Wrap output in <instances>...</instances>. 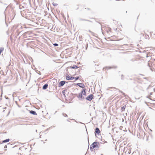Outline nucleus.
Instances as JSON below:
<instances>
[{"mask_svg":"<svg viewBox=\"0 0 155 155\" xmlns=\"http://www.w3.org/2000/svg\"><path fill=\"white\" fill-rule=\"evenodd\" d=\"M91 147L93 148H94L96 147L99 148L100 147V144L99 142H94L91 145Z\"/></svg>","mask_w":155,"mask_h":155,"instance_id":"nucleus-1","label":"nucleus"},{"mask_svg":"<svg viewBox=\"0 0 155 155\" xmlns=\"http://www.w3.org/2000/svg\"><path fill=\"white\" fill-rule=\"evenodd\" d=\"M82 92V91H81L79 93L78 95L77 96V97L78 98L79 100L81 101L84 100L85 99L84 97L83 96Z\"/></svg>","mask_w":155,"mask_h":155,"instance_id":"nucleus-2","label":"nucleus"},{"mask_svg":"<svg viewBox=\"0 0 155 155\" xmlns=\"http://www.w3.org/2000/svg\"><path fill=\"white\" fill-rule=\"evenodd\" d=\"M94 97V95L93 94H90L85 98L86 100L88 101H91Z\"/></svg>","mask_w":155,"mask_h":155,"instance_id":"nucleus-3","label":"nucleus"},{"mask_svg":"<svg viewBox=\"0 0 155 155\" xmlns=\"http://www.w3.org/2000/svg\"><path fill=\"white\" fill-rule=\"evenodd\" d=\"M117 68V66H108V67H104L103 68V70H104V69H112V68H114V69H116V68Z\"/></svg>","mask_w":155,"mask_h":155,"instance_id":"nucleus-4","label":"nucleus"},{"mask_svg":"<svg viewBox=\"0 0 155 155\" xmlns=\"http://www.w3.org/2000/svg\"><path fill=\"white\" fill-rule=\"evenodd\" d=\"M67 82L66 81H61L58 83V87H61L63 86Z\"/></svg>","mask_w":155,"mask_h":155,"instance_id":"nucleus-5","label":"nucleus"},{"mask_svg":"<svg viewBox=\"0 0 155 155\" xmlns=\"http://www.w3.org/2000/svg\"><path fill=\"white\" fill-rule=\"evenodd\" d=\"M101 133V131L99 130V129L98 127H96L95 129V132L94 134L96 136L97 134H99Z\"/></svg>","mask_w":155,"mask_h":155,"instance_id":"nucleus-6","label":"nucleus"},{"mask_svg":"<svg viewBox=\"0 0 155 155\" xmlns=\"http://www.w3.org/2000/svg\"><path fill=\"white\" fill-rule=\"evenodd\" d=\"M74 77H72L71 76H70L68 74H66V80H72L73 79H74Z\"/></svg>","mask_w":155,"mask_h":155,"instance_id":"nucleus-7","label":"nucleus"},{"mask_svg":"<svg viewBox=\"0 0 155 155\" xmlns=\"http://www.w3.org/2000/svg\"><path fill=\"white\" fill-rule=\"evenodd\" d=\"M126 150V151H125V153L126 154H129L131 152V150L130 149H127V148H124V152L125 150Z\"/></svg>","mask_w":155,"mask_h":155,"instance_id":"nucleus-8","label":"nucleus"},{"mask_svg":"<svg viewBox=\"0 0 155 155\" xmlns=\"http://www.w3.org/2000/svg\"><path fill=\"white\" fill-rule=\"evenodd\" d=\"M76 85H78L80 87L83 88L85 87L84 84L82 83H78L76 84Z\"/></svg>","mask_w":155,"mask_h":155,"instance_id":"nucleus-9","label":"nucleus"},{"mask_svg":"<svg viewBox=\"0 0 155 155\" xmlns=\"http://www.w3.org/2000/svg\"><path fill=\"white\" fill-rule=\"evenodd\" d=\"M29 112L31 114H32L33 115H37V114L36 113V111L34 110H29Z\"/></svg>","mask_w":155,"mask_h":155,"instance_id":"nucleus-10","label":"nucleus"},{"mask_svg":"<svg viewBox=\"0 0 155 155\" xmlns=\"http://www.w3.org/2000/svg\"><path fill=\"white\" fill-rule=\"evenodd\" d=\"M86 89L85 88L83 89L81 91H82V94L83 95L86 96Z\"/></svg>","mask_w":155,"mask_h":155,"instance_id":"nucleus-11","label":"nucleus"},{"mask_svg":"<svg viewBox=\"0 0 155 155\" xmlns=\"http://www.w3.org/2000/svg\"><path fill=\"white\" fill-rule=\"evenodd\" d=\"M48 86V84L46 83L42 87V89L43 90H46Z\"/></svg>","mask_w":155,"mask_h":155,"instance_id":"nucleus-12","label":"nucleus"},{"mask_svg":"<svg viewBox=\"0 0 155 155\" xmlns=\"http://www.w3.org/2000/svg\"><path fill=\"white\" fill-rule=\"evenodd\" d=\"M78 68V67L75 65H74L73 66L68 67V68L77 69Z\"/></svg>","mask_w":155,"mask_h":155,"instance_id":"nucleus-13","label":"nucleus"},{"mask_svg":"<svg viewBox=\"0 0 155 155\" xmlns=\"http://www.w3.org/2000/svg\"><path fill=\"white\" fill-rule=\"evenodd\" d=\"M10 140V139L8 138L2 141V143H4L8 142Z\"/></svg>","mask_w":155,"mask_h":155,"instance_id":"nucleus-14","label":"nucleus"},{"mask_svg":"<svg viewBox=\"0 0 155 155\" xmlns=\"http://www.w3.org/2000/svg\"><path fill=\"white\" fill-rule=\"evenodd\" d=\"M19 8L20 9H23V10H25V8L24 7H23V5H22V4H20L19 5Z\"/></svg>","mask_w":155,"mask_h":155,"instance_id":"nucleus-15","label":"nucleus"},{"mask_svg":"<svg viewBox=\"0 0 155 155\" xmlns=\"http://www.w3.org/2000/svg\"><path fill=\"white\" fill-rule=\"evenodd\" d=\"M21 4L23 5V7L24 8L26 9L27 8V3L25 2H23Z\"/></svg>","mask_w":155,"mask_h":155,"instance_id":"nucleus-16","label":"nucleus"},{"mask_svg":"<svg viewBox=\"0 0 155 155\" xmlns=\"http://www.w3.org/2000/svg\"><path fill=\"white\" fill-rule=\"evenodd\" d=\"M126 107V105H125L124 106L121 107V110H122V112H123L124 110L125 109Z\"/></svg>","mask_w":155,"mask_h":155,"instance_id":"nucleus-17","label":"nucleus"},{"mask_svg":"<svg viewBox=\"0 0 155 155\" xmlns=\"http://www.w3.org/2000/svg\"><path fill=\"white\" fill-rule=\"evenodd\" d=\"M80 21H89V22H92V21H91L89 20H87V19H82V18H80Z\"/></svg>","mask_w":155,"mask_h":155,"instance_id":"nucleus-18","label":"nucleus"},{"mask_svg":"<svg viewBox=\"0 0 155 155\" xmlns=\"http://www.w3.org/2000/svg\"><path fill=\"white\" fill-rule=\"evenodd\" d=\"M66 91V90L65 89V90H63L62 91V93L63 94L64 96V97H65V92Z\"/></svg>","mask_w":155,"mask_h":155,"instance_id":"nucleus-19","label":"nucleus"},{"mask_svg":"<svg viewBox=\"0 0 155 155\" xmlns=\"http://www.w3.org/2000/svg\"><path fill=\"white\" fill-rule=\"evenodd\" d=\"M80 78V76H78L77 77H74L75 81H76Z\"/></svg>","mask_w":155,"mask_h":155,"instance_id":"nucleus-20","label":"nucleus"},{"mask_svg":"<svg viewBox=\"0 0 155 155\" xmlns=\"http://www.w3.org/2000/svg\"><path fill=\"white\" fill-rule=\"evenodd\" d=\"M121 80H123L124 79V76L123 74L121 75Z\"/></svg>","mask_w":155,"mask_h":155,"instance_id":"nucleus-21","label":"nucleus"},{"mask_svg":"<svg viewBox=\"0 0 155 155\" xmlns=\"http://www.w3.org/2000/svg\"><path fill=\"white\" fill-rule=\"evenodd\" d=\"M53 45L55 47H56V46H58V44L56 43L53 44Z\"/></svg>","mask_w":155,"mask_h":155,"instance_id":"nucleus-22","label":"nucleus"},{"mask_svg":"<svg viewBox=\"0 0 155 155\" xmlns=\"http://www.w3.org/2000/svg\"><path fill=\"white\" fill-rule=\"evenodd\" d=\"M62 115L64 117H68V116L65 113H62Z\"/></svg>","mask_w":155,"mask_h":155,"instance_id":"nucleus-23","label":"nucleus"},{"mask_svg":"<svg viewBox=\"0 0 155 155\" xmlns=\"http://www.w3.org/2000/svg\"><path fill=\"white\" fill-rule=\"evenodd\" d=\"M52 4H53V5L54 6H56L58 5V4L56 3H52Z\"/></svg>","mask_w":155,"mask_h":155,"instance_id":"nucleus-24","label":"nucleus"},{"mask_svg":"<svg viewBox=\"0 0 155 155\" xmlns=\"http://www.w3.org/2000/svg\"><path fill=\"white\" fill-rule=\"evenodd\" d=\"M119 90V91L121 93H122L123 94V95H124L125 96V94L123 92V91H120V90Z\"/></svg>","mask_w":155,"mask_h":155,"instance_id":"nucleus-25","label":"nucleus"},{"mask_svg":"<svg viewBox=\"0 0 155 155\" xmlns=\"http://www.w3.org/2000/svg\"><path fill=\"white\" fill-rule=\"evenodd\" d=\"M37 73L38 74H40V75H41V73L40 72V71H37Z\"/></svg>","mask_w":155,"mask_h":155,"instance_id":"nucleus-26","label":"nucleus"},{"mask_svg":"<svg viewBox=\"0 0 155 155\" xmlns=\"http://www.w3.org/2000/svg\"><path fill=\"white\" fill-rule=\"evenodd\" d=\"M93 148L92 147H91V145H90V148L91 150V151H93V149H94V148Z\"/></svg>","mask_w":155,"mask_h":155,"instance_id":"nucleus-27","label":"nucleus"},{"mask_svg":"<svg viewBox=\"0 0 155 155\" xmlns=\"http://www.w3.org/2000/svg\"><path fill=\"white\" fill-rule=\"evenodd\" d=\"M5 97L6 99L9 100V98L8 97L5 96Z\"/></svg>","mask_w":155,"mask_h":155,"instance_id":"nucleus-28","label":"nucleus"},{"mask_svg":"<svg viewBox=\"0 0 155 155\" xmlns=\"http://www.w3.org/2000/svg\"><path fill=\"white\" fill-rule=\"evenodd\" d=\"M89 31L90 32V33H92V34H94V33H93V32H92L90 30H89Z\"/></svg>","mask_w":155,"mask_h":155,"instance_id":"nucleus-29","label":"nucleus"},{"mask_svg":"<svg viewBox=\"0 0 155 155\" xmlns=\"http://www.w3.org/2000/svg\"><path fill=\"white\" fill-rule=\"evenodd\" d=\"M7 146L6 145H5L4 146V148H7Z\"/></svg>","mask_w":155,"mask_h":155,"instance_id":"nucleus-30","label":"nucleus"},{"mask_svg":"<svg viewBox=\"0 0 155 155\" xmlns=\"http://www.w3.org/2000/svg\"><path fill=\"white\" fill-rule=\"evenodd\" d=\"M111 30V29L110 28H109V31H110Z\"/></svg>","mask_w":155,"mask_h":155,"instance_id":"nucleus-31","label":"nucleus"},{"mask_svg":"<svg viewBox=\"0 0 155 155\" xmlns=\"http://www.w3.org/2000/svg\"><path fill=\"white\" fill-rule=\"evenodd\" d=\"M87 139H88V141L89 142L88 135V137H87Z\"/></svg>","mask_w":155,"mask_h":155,"instance_id":"nucleus-32","label":"nucleus"},{"mask_svg":"<svg viewBox=\"0 0 155 155\" xmlns=\"http://www.w3.org/2000/svg\"><path fill=\"white\" fill-rule=\"evenodd\" d=\"M29 4L30 5H31V2H30V1H29Z\"/></svg>","mask_w":155,"mask_h":155,"instance_id":"nucleus-33","label":"nucleus"},{"mask_svg":"<svg viewBox=\"0 0 155 155\" xmlns=\"http://www.w3.org/2000/svg\"><path fill=\"white\" fill-rule=\"evenodd\" d=\"M87 9L88 10H89L90 9V8H87Z\"/></svg>","mask_w":155,"mask_h":155,"instance_id":"nucleus-34","label":"nucleus"},{"mask_svg":"<svg viewBox=\"0 0 155 155\" xmlns=\"http://www.w3.org/2000/svg\"><path fill=\"white\" fill-rule=\"evenodd\" d=\"M153 91L155 92V88L153 89Z\"/></svg>","mask_w":155,"mask_h":155,"instance_id":"nucleus-35","label":"nucleus"},{"mask_svg":"<svg viewBox=\"0 0 155 155\" xmlns=\"http://www.w3.org/2000/svg\"><path fill=\"white\" fill-rule=\"evenodd\" d=\"M18 105V106L19 107H20V106H19V105Z\"/></svg>","mask_w":155,"mask_h":155,"instance_id":"nucleus-36","label":"nucleus"},{"mask_svg":"<svg viewBox=\"0 0 155 155\" xmlns=\"http://www.w3.org/2000/svg\"><path fill=\"white\" fill-rule=\"evenodd\" d=\"M67 121H69V120L68 119V120H67Z\"/></svg>","mask_w":155,"mask_h":155,"instance_id":"nucleus-37","label":"nucleus"},{"mask_svg":"<svg viewBox=\"0 0 155 155\" xmlns=\"http://www.w3.org/2000/svg\"><path fill=\"white\" fill-rule=\"evenodd\" d=\"M152 93H150V95H152Z\"/></svg>","mask_w":155,"mask_h":155,"instance_id":"nucleus-38","label":"nucleus"},{"mask_svg":"<svg viewBox=\"0 0 155 155\" xmlns=\"http://www.w3.org/2000/svg\"><path fill=\"white\" fill-rule=\"evenodd\" d=\"M47 139H46V140H45V141H47Z\"/></svg>","mask_w":155,"mask_h":155,"instance_id":"nucleus-39","label":"nucleus"},{"mask_svg":"<svg viewBox=\"0 0 155 155\" xmlns=\"http://www.w3.org/2000/svg\"><path fill=\"white\" fill-rule=\"evenodd\" d=\"M9 144V143H8L7 144Z\"/></svg>","mask_w":155,"mask_h":155,"instance_id":"nucleus-40","label":"nucleus"},{"mask_svg":"<svg viewBox=\"0 0 155 155\" xmlns=\"http://www.w3.org/2000/svg\"><path fill=\"white\" fill-rule=\"evenodd\" d=\"M57 112V111H55V112L54 114H55V113H56V112Z\"/></svg>","mask_w":155,"mask_h":155,"instance_id":"nucleus-41","label":"nucleus"},{"mask_svg":"<svg viewBox=\"0 0 155 155\" xmlns=\"http://www.w3.org/2000/svg\"><path fill=\"white\" fill-rule=\"evenodd\" d=\"M2 144V143H0V144Z\"/></svg>","mask_w":155,"mask_h":155,"instance_id":"nucleus-42","label":"nucleus"}]
</instances>
